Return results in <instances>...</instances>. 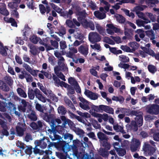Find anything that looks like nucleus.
<instances>
[{
	"label": "nucleus",
	"mask_w": 159,
	"mask_h": 159,
	"mask_svg": "<svg viewBox=\"0 0 159 159\" xmlns=\"http://www.w3.org/2000/svg\"><path fill=\"white\" fill-rule=\"evenodd\" d=\"M142 113L140 112L137 111L136 115L135 118V120L131 121L129 125L130 129L136 131L138 130V127L141 126L143 124V117Z\"/></svg>",
	"instance_id": "nucleus-1"
},
{
	"label": "nucleus",
	"mask_w": 159,
	"mask_h": 159,
	"mask_svg": "<svg viewBox=\"0 0 159 159\" xmlns=\"http://www.w3.org/2000/svg\"><path fill=\"white\" fill-rule=\"evenodd\" d=\"M35 108L40 112V116L43 120H49L51 119L52 115H48L47 112V108L45 107H42L41 104L37 103L35 105Z\"/></svg>",
	"instance_id": "nucleus-2"
},
{
	"label": "nucleus",
	"mask_w": 159,
	"mask_h": 159,
	"mask_svg": "<svg viewBox=\"0 0 159 159\" xmlns=\"http://www.w3.org/2000/svg\"><path fill=\"white\" fill-rule=\"evenodd\" d=\"M93 108L95 111L97 112H102L104 111L109 114H114L113 109L109 106L104 105H100L99 106L94 105Z\"/></svg>",
	"instance_id": "nucleus-3"
},
{
	"label": "nucleus",
	"mask_w": 159,
	"mask_h": 159,
	"mask_svg": "<svg viewBox=\"0 0 159 159\" xmlns=\"http://www.w3.org/2000/svg\"><path fill=\"white\" fill-rule=\"evenodd\" d=\"M147 112L150 114L157 115L159 114V105L153 104L149 105L147 107Z\"/></svg>",
	"instance_id": "nucleus-4"
},
{
	"label": "nucleus",
	"mask_w": 159,
	"mask_h": 159,
	"mask_svg": "<svg viewBox=\"0 0 159 159\" xmlns=\"http://www.w3.org/2000/svg\"><path fill=\"white\" fill-rule=\"evenodd\" d=\"M89 39L92 43L99 42L101 40L100 35L97 32H91L89 34Z\"/></svg>",
	"instance_id": "nucleus-5"
},
{
	"label": "nucleus",
	"mask_w": 159,
	"mask_h": 159,
	"mask_svg": "<svg viewBox=\"0 0 159 159\" xmlns=\"http://www.w3.org/2000/svg\"><path fill=\"white\" fill-rule=\"evenodd\" d=\"M16 131L19 136H22L24 135V132L26 130V125L25 124L18 122L16 126Z\"/></svg>",
	"instance_id": "nucleus-6"
},
{
	"label": "nucleus",
	"mask_w": 159,
	"mask_h": 159,
	"mask_svg": "<svg viewBox=\"0 0 159 159\" xmlns=\"http://www.w3.org/2000/svg\"><path fill=\"white\" fill-rule=\"evenodd\" d=\"M141 143L138 139H134L130 146V150L132 152L139 151L140 148Z\"/></svg>",
	"instance_id": "nucleus-7"
},
{
	"label": "nucleus",
	"mask_w": 159,
	"mask_h": 159,
	"mask_svg": "<svg viewBox=\"0 0 159 159\" xmlns=\"http://www.w3.org/2000/svg\"><path fill=\"white\" fill-rule=\"evenodd\" d=\"M143 149L146 154L150 156L153 155L156 151L155 148L149 144L145 145L143 147Z\"/></svg>",
	"instance_id": "nucleus-8"
},
{
	"label": "nucleus",
	"mask_w": 159,
	"mask_h": 159,
	"mask_svg": "<svg viewBox=\"0 0 159 159\" xmlns=\"http://www.w3.org/2000/svg\"><path fill=\"white\" fill-rule=\"evenodd\" d=\"M48 142V140L47 139L44 137L41 140H37L35 141L34 144H37V146H39L42 149H44L47 146V143Z\"/></svg>",
	"instance_id": "nucleus-9"
},
{
	"label": "nucleus",
	"mask_w": 159,
	"mask_h": 159,
	"mask_svg": "<svg viewBox=\"0 0 159 159\" xmlns=\"http://www.w3.org/2000/svg\"><path fill=\"white\" fill-rule=\"evenodd\" d=\"M120 111L121 113H123L125 115L129 116L131 115H136L137 111L132 110L131 111L129 109H127L125 108H121Z\"/></svg>",
	"instance_id": "nucleus-10"
},
{
	"label": "nucleus",
	"mask_w": 159,
	"mask_h": 159,
	"mask_svg": "<svg viewBox=\"0 0 159 159\" xmlns=\"http://www.w3.org/2000/svg\"><path fill=\"white\" fill-rule=\"evenodd\" d=\"M78 51L84 56H87L89 53L88 46L86 45H81L78 48Z\"/></svg>",
	"instance_id": "nucleus-11"
},
{
	"label": "nucleus",
	"mask_w": 159,
	"mask_h": 159,
	"mask_svg": "<svg viewBox=\"0 0 159 159\" xmlns=\"http://www.w3.org/2000/svg\"><path fill=\"white\" fill-rule=\"evenodd\" d=\"M77 14L79 16L78 17V20L81 23L84 21L85 20H86L85 18L87 14L85 10H83L82 11H79Z\"/></svg>",
	"instance_id": "nucleus-12"
},
{
	"label": "nucleus",
	"mask_w": 159,
	"mask_h": 159,
	"mask_svg": "<svg viewBox=\"0 0 159 159\" xmlns=\"http://www.w3.org/2000/svg\"><path fill=\"white\" fill-rule=\"evenodd\" d=\"M35 93L36 98L39 100L43 102H46L45 98L43 96L41 92L38 89H35Z\"/></svg>",
	"instance_id": "nucleus-13"
},
{
	"label": "nucleus",
	"mask_w": 159,
	"mask_h": 159,
	"mask_svg": "<svg viewBox=\"0 0 159 159\" xmlns=\"http://www.w3.org/2000/svg\"><path fill=\"white\" fill-rule=\"evenodd\" d=\"M150 134L152 136L153 139L156 141H159V132L157 129H152L150 132Z\"/></svg>",
	"instance_id": "nucleus-14"
},
{
	"label": "nucleus",
	"mask_w": 159,
	"mask_h": 159,
	"mask_svg": "<svg viewBox=\"0 0 159 159\" xmlns=\"http://www.w3.org/2000/svg\"><path fill=\"white\" fill-rule=\"evenodd\" d=\"M84 27L86 28H89L91 30H93L95 29L94 25L92 21H88L87 20H85L81 23Z\"/></svg>",
	"instance_id": "nucleus-15"
},
{
	"label": "nucleus",
	"mask_w": 159,
	"mask_h": 159,
	"mask_svg": "<svg viewBox=\"0 0 159 159\" xmlns=\"http://www.w3.org/2000/svg\"><path fill=\"white\" fill-rule=\"evenodd\" d=\"M66 142L59 140L58 142L55 143H50V144L48 146L49 147L54 146L55 147L61 149L62 147Z\"/></svg>",
	"instance_id": "nucleus-16"
},
{
	"label": "nucleus",
	"mask_w": 159,
	"mask_h": 159,
	"mask_svg": "<svg viewBox=\"0 0 159 159\" xmlns=\"http://www.w3.org/2000/svg\"><path fill=\"white\" fill-rule=\"evenodd\" d=\"M88 92L85 91L84 92V93L86 95H87L92 100H95L98 99V96L97 94L89 90H88Z\"/></svg>",
	"instance_id": "nucleus-17"
},
{
	"label": "nucleus",
	"mask_w": 159,
	"mask_h": 159,
	"mask_svg": "<svg viewBox=\"0 0 159 159\" xmlns=\"http://www.w3.org/2000/svg\"><path fill=\"white\" fill-rule=\"evenodd\" d=\"M95 16L100 20L103 19L106 17V14L105 13H102L98 11H95L94 12Z\"/></svg>",
	"instance_id": "nucleus-18"
},
{
	"label": "nucleus",
	"mask_w": 159,
	"mask_h": 159,
	"mask_svg": "<svg viewBox=\"0 0 159 159\" xmlns=\"http://www.w3.org/2000/svg\"><path fill=\"white\" fill-rule=\"evenodd\" d=\"M97 136L98 138L100 140L108 141V138L106 135L102 132H101L99 131L97 133Z\"/></svg>",
	"instance_id": "nucleus-19"
},
{
	"label": "nucleus",
	"mask_w": 159,
	"mask_h": 159,
	"mask_svg": "<svg viewBox=\"0 0 159 159\" xmlns=\"http://www.w3.org/2000/svg\"><path fill=\"white\" fill-rule=\"evenodd\" d=\"M62 137L64 138L65 140L68 139L67 141H66V142L70 143L73 139V135L69 133H66L63 134Z\"/></svg>",
	"instance_id": "nucleus-20"
},
{
	"label": "nucleus",
	"mask_w": 159,
	"mask_h": 159,
	"mask_svg": "<svg viewBox=\"0 0 159 159\" xmlns=\"http://www.w3.org/2000/svg\"><path fill=\"white\" fill-rule=\"evenodd\" d=\"M158 0H146V4L150 7H154L156 4H158Z\"/></svg>",
	"instance_id": "nucleus-21"
},
{
	"label": "nucleus",
	"mask_w": 159,
	"mask_h": 159,
	"mask_svg": "<svg viewBox=\"0 0 159 159\" xmlns=\"http://www.w3.org/2000/svg\"><path fill=\"white\" fill-rule=\"evenodd\" d=\"M115 149L118 154L120 156H123L126 153V150L121 148H115Z\"/></svg>",
	"instance_id": "nucleus-22"
},
{
	"label": "nucleus",
	"mask_w": 159,
	"mask_h": 159,
	"mask_svg": "<svg viewBox=\"0 0 159 159\" xmlns=\"http://www.w3.org/2000/svg\"><path fill=\"white\" fill-rule=\"evenodd\" d=\"M54 108L52 107H51L50 108V110H49L48 111V109L47 110V112L48 115H52L51 119L49 120H45L46 121L48 122H51L52 123V122H53V115L52 114V113H53L54 112Z\"/></svg>",
	"instance_id": "nucleus-23"
},
{
	"label": "nucleus",
	"mask_w": 159,
	"mask_h": 159,
	"mask_svg": "<svg viewBox=\"0 0 159 159\" xmlns=\"http://www.w3.org/2000/svg\"><path fill=\"white\" fill-rule=\"evenodd\" d=\"M64 102L67 106L72 110H75L76 109L74 105L69 99L68 98H65L64 99Z\"/></svg>",
	"instance_id": "nucleus-24"
},
{
	"label": "nucleus",
	"mask_w": 159,
	"mask_h": 159,
	"mask_svg": "<svg viewBox=\"0 0 159 159\" xmlns=\"http://www.w3.org/2000/svg\"><path fill=\"white\" fill-rule=\"evenodd\" d=\"M111 99L113 101L119 102L121 104L122 103L124 102L125 100L124 98L121 96H120L119 97L114 96Z\"/></svg>",
	"instance_id": "nucleus-25"
},
{
	"label": "nucleus",
	"mask_w": 159,
	"mask_h": 159,
	"mask_svg": "<svg viewBox=\"0 0 159 159\" xmlns=\"http://www.w3.org/2000/svg\"><path fill=\"white\" fill-rule=\"evenodd\" d=\"M7 108V103L6 102H3L0 101V111L5 112L6 111Z\"/></svg>",
	"instance_id": "nucleus-26"
},
{
	"label": "nucleus",
	"mask_w": 159,
	"mask_h": 159,
	"mask_svg": "<svg viewBox=\"0 0 159 159\" xmlns=\"http://www.w3.org/2000/svg\"><path fill=\"white\" fill-rule=\"evenodd\" d=\"M90 102H86L85 103H79L80 107L83 109L85 110H88L90 108L89 105Z\"/></svg>",
	"instance_id": "nucleus-27"
},
{
	"label": "nucleus",
	"mask_w": 159,
	"mask_h": 159,
	"mask_svg": "<svg viewBox=\"0 0 159 159\" xmlns=\"http://www.w3.org/2000/svg\"><path fill=\"white\" fill-rule=\"evenodd\" d=\"M27 116L28 118L32 121H35L37 120V118L35 112L34 111H32L31 113L28 114Z\"/></svg>",
	"instance_id": "nucleus-28"
},
{
	"label": "nucleus",
	"mask_w": 159,
	"mask_h": 159,
	"mask_svg": "<svg viewBox=\"0 0 159 159\" xmlns=\"http://www.w3.org/2000/svg\"><path fill=\"white\" fill-rule=\"evenodd\" d=\"M107 150H108L105 148H101L99 151L100 155L103 157H107L109 155Z\"/></svg>",
	"instance_id": "nucleus-29"
},
{
	"label": "nucleus",
	"mask_w": 159,
	"mask_h": 159,
	"mask_svg": "<svg viewBox=\"0 0 159 159\" xmlns=\"http://www.w3.org/2000/svg\"><path fill=\"white\" fill-rule=\"evenodd\" d=\"M0 13L5 16H8L9 14V13L7 9L6 6L0 7Z\"/></svg>",
	"instance_id": "nucleus-30"
},
{
	"label": "nucleus",
	"mask_w": 159,
	"mask_h": 159,
	"mask_svg": "<svg viewBox=\"0 0 159 159\" xmlns=\"http://www.w3.org/2000/svg\"><path fill=\"white\" fill-rule=\"evenodd\" d=\"M28 96L30 99L33 100L34 99L35 95V90L32 89H29L28 91Z\"/></svg>",
	"instance_id": "nucleus-31"
},
{
	"label": "nucleus",
	"mask_w": 159,
	"mask_h": 159,
	"mask_svg": "<svg viewBox=\"0 0 159 159\" xmlns=\"http://www.w3.org/2000/svg\"><path fill=\"white\" fill-rule=\"evenodd\" d=\"M77 113L81 116V118L82 117L84 119L89 118L91 116L90 114L87 112L83 113L80 111H77Z\"/></svg>",
	"instance_id": "nucleus-32"
},
{
	"label": "nucleus",
	"mask_w": 159,
	"mask_h": 159,
	"mask_svg": "<svg viewBox=\"0 0 159 159\" xmlns=\"http://www.w3.org/2000/svg\"><path fill=\"white\" fill-rule=\"evenodd\" d=\"M145 33L147 36L150 38L151 40H153L155 39V34L154 31L152 30H151L146 31Z\"/></svg>",
	"instance_id": "nucleus-33"
},
{
	"label": "nucleus",
	"mask_w": 159,
	"mask_h": 159,
	"mask_svg": "<svg viewBox=\"0 0 159 159\" xmlns=\"http://www.w3.org/2000/svg\"><path fill=\"white\" fill-rule=\"evenodd\" d=\"M52 79L54 80V84L56 86L59 87L61 82L60 80L54 74L52 75Z\"/></svg>",
	"instance_id": "nucleus-34"
},
{
	"label": "nucleus",
	"mask_w": 159,
	"mask_h": 159,
	"mask_svg": "<svg viewBox=\"0 0 159 159\" xmlns=\"http://www.w3.org/2000/svg\"><path fill=\"white\" fill-rule=\"evenodd\" d=\"M58 113L62 115H64L66 113V108L63 106H59L57 108Z\"/></svg>",
	"instance_id": "nucleus-35"
},
{
	"label": "nucleus",
	"mask_w": 159,
	"mask_h": 159,
	"mask_svg": "<svg viewBox=\"0 0 159 159\" xmlns=\"http://www.w3.org/2000/svg\"><path fill=\"white\" fill-rule=\"evenodd\" d=\"M129 45L132 48V50L134 51L139 47V44L136 42H130Z\"/></svg>",
	"instance_id": "nucleus-36"
},
{
	"label": "nucleus",
	"mask_w": 159,
	"mask_h": 159,
	"mask_svg": "<svg viewBox=\"0 0 159 159\" xmlns=\"http://www.w3.org/2000/svg\"><path fill=\"white\" fill-rule=\"evenodd\" d=\"M39 39H40V38L38 37L35 35H33L30 38V41L34 44H36L39 40Z\"/></svg>",
	"instance_id": "nucleus-37"
},
{
	"label": "nucleus",
	"mask_w": 159,
	"mask_h": 159,
	"mask_svg": "<svg viewBox=\"0 0 159 159\" xmlns=\"http://www.w3.org/2000/svg\"><path fill=\"white\" fill-rule=\"evenodd\" d=\"M17 92L20 96L24 98L27 97V94L21 88H18L17 89Z\"/></svg>",
	"instance_id": "nucleus-38"
},
{
	"label": "nucleus",
	"mask_w": 159,
	"mask_h": 159,
	"mask_svg": "<svg viewBox=\"0 0 159 159\" xmlns=\"http://www.w3.org/2000/svg\"><path fill=\"white\" fill-rule=\"evenodd\" d=\"M148 69L149 72L152 74L154 73L157 70L155 66L152 65H149L148 66Z\"/></svg>",
	"instance_id": "nucleus-39"
},
{
	"label": "nucleus",
	"mask_w": 159,
	"mask_h": 159,
	"mask_svg": "<svg viewBox=\"0 0 159 159\" xmlns=\"http://www.w3.org/2000/svg\"><path fill=\"white\" fill-rule=\"evenodd\" d=\"M0 53L3 56H6L7 53L5 49L4 48L3 44L1 43L0 44Z\"/></svg>",
	"instance_id": "nucleus-40"
},
{
	"label": "nucleus",
	"mask_w": 159,
	"mask_h": 159,
	"mask_svg": "<svg viewBox=\"0 0 159 159\" xmlns=\"http://www.w3.org/2000/svg\"><path fill=\"white\" fill-rule=\"evenodd\" d=\"M106 26L109 29L112 30L116 33L118 32L119 31V29L114 26L112 24H107L106 25Z\"/></svg>",
	"instance_id": "nucleus-41"
},
{
	"label": "nucleus",
	"mask_w": 159,
	"mask_h": 159,
	"mask_svg": "<svg viewBox=\"0 0 159 159\" xmlns=\"http://www.w3.org/2000/svg\"><path fill=\"white\" fill-rule=\"evenodd\" d=\"M30 52L33 55H36L38 52V50L35 46H33L30 47Z\"/></svg>",
	"instance_id": "nucleus-42"
},
{
	"label": "nucleus",
	"mask_w": 159,
	"mask_h": 159,
	"mask_svg": "<svg viewBox=\"0 0 159 159\" xmlns=\"http://www.w3.org/2000/svg\"><path fill=\"white\" fill-rule=\"evenodd\" d=\"M3 129L1 130V133L3 135L8 136L9 135V133L7 131V127L5 123V125L4 126V127H2Z\"/></svg>",
	"instance_id": "nucleus-43"
},
{
	"label": "nucleus",
	"mask_w": 159,
	"mask_h": 159,
	"mask_svg": "<svg viewBox=\"0 0 159 159\" xmlns=\"http://www.w3.org/2000/svg\"><path fill=\"white\" fill-rule=\"evenodd\" d=\"M68 82L70 84L74 86L78 83L75 79L72 77H70L68 78Z\"/></svg>",
	"instance_id": "nucleus-44"
},
{
	"label": "nucleus",
	"mask_w": 159,
	"mask_h": 159,
	"mask_svg": "<svg viewBox=\"0 0 159 159\" xmlns=\"http://www.w3.org/2000/svg\"><path fill=\"white\" fill-rule=\"evenodd\" d=\"M69 143L66 142L62 147L61 149L64 152L66 153L69 150V148L68 147V143Z\"/></svg>",
	"instance_id": "nucleus-45"
},
{
	"label": "nucleus",
	"mask_w": 159,
	"mask_h": 159,
	"mask_svg": "<svg viewBox=\"0 0 159 159\" xmlns=\"http://www.w3.org/2000/svg\"><path fill=\"white\" fill-rule=\"evenodd\" d=\"M16 145L18 147H19L22 150H24L26 147V145L21 142L19 141H17Z\"/></svg>",
	"instance_id": "nucleus-46"
},
{
	"label": "nucleus",
	"mask_w": 159,
	"mask_h": 159,
	"mask_svg": "<svg viewBox=\"0 0 159 159\" xmlns=\"http://www.w3.org/2000/svg\"><path fill=\"white\" fill-rule=\"evenodd\" d=\"M27 148L25 150V152L27 154L31 155L32 152V147L31 146H26Z\"/></svg>",
	"instance_id": "nucleus-47"
},
{
	"label": "nucleus",
	"mask_w": 159,
	"mask_h": 159,
	"mask_svg": "<svg viewBox=\"0 0 159 159\" xmlns=\"http://www.w3.org/2000/svg\"><path fill=\"white\" fill-rule=\"evenodd\" d=\"M66 33V31L65 28L64 26H61V27L58 33L59 34V35L60 36H62V35L65 34Z\"/></svg>",
	"instance_id": "nucleus-48"
},
{
	"label": "nucleus",
	"mask_w": 159,
	"mask_h": 159,
	"mask_svg": "<svg viewBox=\"0 0 159 159\" xmlns=\"http://www.w3.org/2000/svg\"><path fill=\"white\" fill-rule=\"evenodd\" d=\"M66 23L67 26L70 28H74L75 27V25L74 24L73 21L70 20H66Z\"/></svg>",
	"instance_id": "nucleus-49"
},
{
	"label": "nucleus",
	"mask_w": 159,
	"mask_h": 159,
	"mask_svg": "<svg viewBox=\"0 0 159 159\" xmlns=\"http://www.w3.org/2000/svg\"><path fill=\"white\" fill-rule=\"evenodd\" d=\"M102 144V146L106 149L109 150L110 149L111 147V144L108 143L107 141L106 140L103 141Z\"/></svg>",
	"instance_id": "nucleus-50"
},
{
	"label": "nucleus",
	"mask_w": 159,
	"mask_h": 159,
	"mask_svg": "<svg viewBox=\"0 0 159 159\" xmlns=\"http://www.w3.org/2000/svg\"><path fill=\"white\" fill-rule=\"evenodd\" d=\"M8 106L7 107L8 108V110L10 111H14L16 110L15 105L11 102H9L8 103Z\"/></svg>",
	"instance_id": "nucleus-51"
},
{
	"label": "nucleus",
	"mask_w": 159,
	"mask_h": 159,
	"mask_svg": "<svg viewBox=\"0 0 159 159\" xmlns=\"http://www.w3.org/2000/svg\"><path fill=\"white\" fill-rule=\"evenodd\" d=\"M50 138L52 141L58 140H59L61 139V136L56 134V133H53V136L50 135Z\"/></svg>",
	"instance_id": "nucleus-52"
},
{
	"label": "nucleus",
	"mask_w": 159,
	"mask_h": 159,
	"mask_svg": "<svg viewBox=\"0 0 159 159\" xmlns=\"http://www.w3.org/2000/svg\"><path fill=\"white\" fill-rule=\"evenodd\" d=\"M8 6L11 8L16 9L18 6L17 3L15 2H11L8 3Z\"/></svg>",
	"instance_id": "nucleus-53"
},
{
	"label": "nucleus",
	"mask_w": 159,
	"mask_h": 159,
	"mask_svg": "<svg viewBox=\"0 0 159 159\" xmlns=\"http://www.w3.org/2000/svg\"><path fill=\"white\" fill-rule=\"evenodd\" d=\"M120 48L123 51L127 52H131V49L129 47L126 45H121Z\"/></svg>",
	"instance_id": "nucleus-54"
},
{
	"label": "nucleus",
	"mask_w": 159,
	"mask_h": 159,
	"mask_svg": "<svg viewBox=\"0 0 159 159\" xmlns=\"http://www.w3.org/2000/svg\"><path fill=\"white\" fill-rule=\"evenodd\" d=\"M147 7L146 5H141L136 6L135 8V11H142Z\"/></svg>",
	"instance_id": "nucleus-55"
},
{
	"label": "nucleus",
	"mask_w": 159,
	"mask_h": 159,
	"mask_svg": "<svg viewBox=\"0 0 159 159\" xmlns=\"http://www.w3.org/2000/svg\"><path fill=\"white\" fill-rule=\"evenodd\" d=\"M39 6L41 13L42 14H44L46 11V8L44 6L43 4H40Z\"/></svg>",
	"instance_id": "nucleus-56"
},
{
	"label": "nucleus",
	"mask_w": 159,
	"mask_h": 159,
	"mask_svg": "<svg viewBox=\"0 0 159 159\" xmlns=\"http://www.w3.org/2000/svg\"><path fill=\"white\" fill-rule=\"evenodd\" d=\"M50 43L51 45L53 47L55 48H57L58 47L59 43H58L56 41H53L52 40H51Z\"/></svg>",
	"instance_id": "nucleus-57"
},
{
	"label": "nucleus",
	"mask_w": 159,
	"mask_h": 159,
	"mask_svg": "<svg viewBox=\"0 0 159 159\" xmlns=\"http://www.w3.org/2000/svg\"><path fill=\"white\" fill-rule=\"evenodd\" d=\"M96 28L100 34H101L104 32L103 28L99 24H96Z\"/></svg>",
	"instance_id": "nucleus-58"
},
{
	"label": "nucleus",
	"mask_w": 159,
	"mask_h": 159,
	"mask_svg": "<svg viewBox=\"0 0 159 159\" xmlns=\"http://www.w3.org/2000/svg\"><path fill=\"white\" fill-rule=\"evenodd\" d=\"M148 22H146L143 20H137L136 21V23L137 25L139 26H144L145 24L148 23Z\"/></svg>",
	"instance_id": "nucleus-59"
},
{
	"label": "nucleus",
	"mask_w": 159,
	"mask_h": 159,
	"mask_svg": "<svg viewBox=\"0 0 159 159\" xmlns=\"http://www.w3.org/2000/svg\"><path fill=\"white\" fill-rule=\"evenodd\" d=\"M67 89L68 92V94H73L75 93L74 89L70 85H69V86L68 87Z\"/></svg>",
	"instance_id": "nucleus-60"
},
{
	"label": "nucleus",
	"mask_w": 159,
	"mask_h": 159,
	"mask_svg": "<svg viewBox=\"0 0 159 159\" xmlns=\"http://www.w3.org/2000/svg\"><path fill=\"white\" fill-rule=\"evenodd\" d=\"M26 5L29 9L34 10L35 8V7L33 4V0H32L31 2H27Z\"/></svg>",
	"instance_id": "nucleus-61"
},
{
	"label": "nucleus",
	"mask_w": 159,
	"mask_h": 159,
	"mask_svg": "<svg viewBox=\"0 0 159 159\" xmlns=\"http://www.w3.org/2000/svg\"><path fill=\"white\" fill-rule=\"evenodd\" d=\"M0 88L3 91L5 92H8L10 90V88L9 86L5 83Z\"/></svg>",
	"instance_id": "nucleus-62"
},
{
	"label": "nucleus",
	"mask_w": 159,
	"mask_h": 159,
	"mask_svg": "<svg viewBox=\"0 0 159 159\" xmlns=\"http://www.w3.org/2000/svg\"><path fill=\"white\" fill-rule=\"evenodd\" d=\"M92 125L94 128L96 129H99L101 127L100 125L98 124L97 120H94L93 121Z\"/></svg>",
	"instance_id": "nucleus-63"
},
{
	"label": "nucleus",
	"mask_w": 159,
	"mask_h": 159,
	"mask_svg": "<svg viewBox=\"0 0 159 159\" xmlns=\"http://www.w3.org/2000/svg\"><path fill=\"white\" fill-rule=\"evenodd\" d=\"M119 57L121 58V60L123 62H129V58L128 57H127L125 56L121 55V57H120V56Z\"/></svg>",
	"instance_id": "nucleus-64"
}]
</instances>
